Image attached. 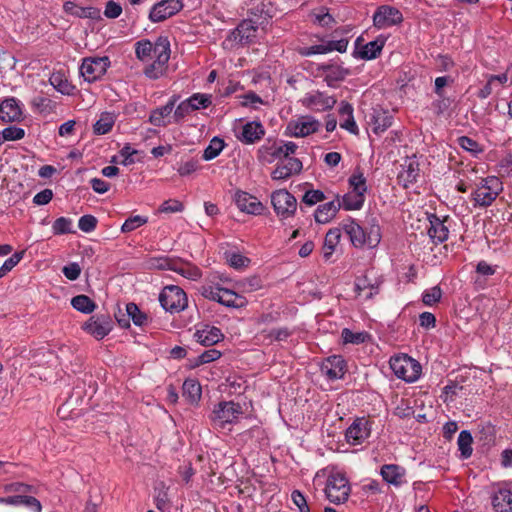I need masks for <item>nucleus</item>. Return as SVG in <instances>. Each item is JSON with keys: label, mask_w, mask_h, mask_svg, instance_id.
<instances>
[{"label": "nucleus", "mask_w": 512, "mask_h": 512, "mask_svg": "<svg viewBox=\"0 0 512 512\" xmlns=\"http://www.w3.org/2000/svg\"><path fill=\"white\" fill-rule=\"evenodd\" d=\"M298 146L291 141L288 142H267L259 150V159L272 163L277 161L274 170L271 172L273 180H287L302 170V162L294 157Z\"/></svg>", "instance_id": "nucleus-1"}, {"label": "nucleus", "mask_w": 512, "mask_h": 512, "mask_svg": "<svg viewBox=\"0 0 512 512\" xmlns=\"http://www.w3.org/2000/svg\"><path fill=\"white\" fill-rule=\"evenodd\" d=\"M345 231L349 235L351 243L356 248L376 247L381 240L380 227L376 223L361 226L355 221L345 225Z\"/></svg>", "instance_id": "nucleus-2"}, {"label": "nucleus", "mask_w": 512, "mask_h": 512, "mask_svg": "<svg viewBox=\"0 0 512 512\" xmlns=\"http://www.w3.org/2000/svg\"><path fill=\"white\" fill-rule=\"evenodd\" d=\"M323 491L331 503L339 505L348 500L351 487L344 473L331 471L326 475Z\"/></svg>", "instance_id": "nucleus-3"}, {"label": "nucleus", "mask_w": 512, "mask_h": 512, "mask_svg": "<svg viewBox=\"0 0 512 512\" xmlns=\"http://www.w3.org/2000/svg\"><path fill=\"white\" fill-rule=\"evenodd\" d=\"M350 191L347 192L341 204L345 210H359L365 202V194L367 192L366 178L360 171H355L349 177Z\"/></svg>", "instance_id": "nucleus-4"}, {"label": "nucleus", "mask_w": 512, "mask_h": 512, "mask_svg": "<svg viewBox=\"0 0 512 512\" xmlns=\"http://www.w3.org/2000/svg\"><path fill=\"white\" fill-rule=\"evenodd\" d=\"M243 414V408L234 401H221L214 406L209 418L215 428L224 429L227 424L236 423Z\"/></svg>", "instance_id": "nucleus-5"}, {"label": "nucleus", "mask_w": 512, "mask_h": 512, "mask_svg": "<svg viewBox=\"0 0 512 512\" xmlns=\"http://www.w3.org/2000/svg\"><path fill=\"white\" fill-rule=\"evenodd\" d=\"M155 60L144 69V74L150 79L160 78L170 58V43L167 37H158L156 40Z\"/></svg>", "instance_id": "nucleus-6"}, {"label": "nucleus", "mask_w": 512, "mask_h": 512, "mask_svg": "<svg viewBox=\"0 0 512 512\" xmlns=\"http://www.w3.org/2000/svg\"><path fill=\"white\" fill-rule=\"evenodd\" d=\"M390 368L395 376L406 382H414L421 375V365L407 355L396 356L390 359Z\"/></svg>", "instance_id": "nucleus-7"}, {"label": "nucleus", "mask_w": 512, "mask_h": 512, "mask_svg": "<svg viewBox=\"0 0 512 512\" xmlns=\"http://www.w3.org/2000/svg\"><path fill=\"white\" fill-rule=\"evenodd\" d=\"M162 308L170 313H178L187 307L186 293L178 286H166L159 295Z\"/></svg>", "instance_id": "nucleus-8"}, {"label": "nucleus", "mask_w": 512, "mask_h": 512, "mask_svg": "<svg viewBox=\"0 0 512 512\" xmlns=\"http://www.w3.org/2000/svg\"><path fill=\"white\" fill-rule=\"evenodd\" d=\"M110 65L108 57L85 58L80 66V74L85 81L92 83L100 79Z\"/></svg>", "instance_id": "nucleus-9"}, {"label": "nucleus", "mask_w": 512, "mask_h": 512, "mask_svg": "<svg viewBox=\"0 0 512 512\" xmlns=\"http://www.w3.org/2000/svg\"><path fill=\"white\" fill-rule=\"evenodd\" d=\"M82 329L97 340L106 337L113 329V321L109 314H96L91 316Z\"/></svg>", "instance_id": "nucleus-10"}, {"label": "nucleus", "mask_w": 512, "mask_h": 512, "mask_svg": "<svg viewBox=\"0 0 512 512\" xmlns=\"http://www.w3.org/2000/svg\"><path fill=\"white\" fill-rule=\"evenodd\" d=\"M271 203L276 214L282 218L292 216L297 208L296 198L285 189L273 192Z\"/></svg>", "instance_id": "nucleus-11"}, {"label": "nucleus", "mask_w": 512, "mask_h": 512, "mask_svg": "<svg viewBox=\"0 0 512 512\" xmlns=\"http://www.w3.org/2000/svg\"><path fill=\"white\" fill-rule=\"evenodd\" d=\"M403 21L401 11L390 5H382L377 8L373 15V24L378 29H386L398 25Z\"/></svg>", "instance_id": "nucleus-12"}, {"label": "nucleus", "mask_w": 512, "mask_h": 512, "mask_svg": "<svg viewBox=\"0 0 512 512\" xmlns=\"http://www.w3.org/2000/svg\"><path fill=\"white\" fill-rule=\"evenodd\" d=\"M371 422L365 417L356 418L347 428L345 438L347 443L356 446L370 437Z\"/></svg>", "instance_id": "nucleus-13"}, {"label": "nucleus", "mask_w": 512, "mask_h": 512, "mask_svg": "<svg viewBox=\"0 0 512 512\" xmlns=\"http://www.w3.org/2000/svg\"><path fill=\"white\" fill-rule=\"evenodd\" d=\"M420 177L419 162L415 156L407 157L401 164V170L397 175V182L403 188L408 189L417 183Z\"/></svg>", "instance_id": "nucleus-14"}, {"label": "nucleus", "mask_w": 512, "mask_h": 512, "mask_svg": "<svg viewBox=\"0 0 512 512\" xmlns=\"http://www.w3.org/2000/svg\"><path fill=\"white\" fill-rule=\"evenodd\" d=\"M183 8L181 0H162L156 3L150 10V21L162 22L177 14Z\"/></svg>", "instance_id": "nucleus-15"}, {"label": "nucleus", "mask_w": 512, "mask_h": 512, "mask_svg": "<svg viewBox=\"0 0 512 512\" xmlns=\"http://www.w3.org/2000/svg\"><path fill=\"white\" fill-rule=\"evenodd\" d=\"M319 128V122L311 116H301L291 120L286 126V134L294 137H305Z\"/></svg>", "instance_id": "nucleus-16"}, {"label": "nucleus", "mask_w": 512, "mask_h": 512, "mask_svg": "<svg viewBox=\"0 0 512 512\" xmlns=\"http://www.w3.org/2000/svg\"><path fill=\"white\" fill-rule=\"evenodd\" d=\"M347 372V363L343 356L332 355L322 362V373L328 381L342 379Z\"/></svg>", "instance_id": "nucleus-17"}, {"label": "nucleus", "mask_w": 512, "mask_h": 512, "mask_svg": "<svg viewBox=\"0 0 512 512\" xmlns=\"http://www.w3.org/2000/svg\"><path fill=\"white\" fill-rule=\"evenodd\" d=\"M383 280L377 277H371L366 273L362 277L355 280V292L359 296H364L365 299H371L374 295L379 293V289Z\"/></svg>", "instance_id": "nucleus-18"}, {"label": "nucleus", "mask_w": 512, "mask_h": 512, "mask_svg": "<svg viewBox=\"0 0 512 512\" xmlns=\"http://www.w3.org/2000/svg\"><path fill=\"white\" fill-rule=\"evenodd\" d=\"M23 118L22 104L15 97L4 99L0 104V119L3 122H18Z\"/></svg>", "instance_id": "nucleus-19"}, {"label": "nucleus", "mask_w": 512, "mask_h": 512, "mask_svg": "<svg viewBox=\"0 0 512 512\" xmlns=\"http://www.w3.org/2000/svg\"><path fill=\"white\" fill-rule=\"evenodd\" d=\"M264 21H257L254 18L243 20L237 28L232 31L231 38L240 43H249L255 36L258 26H263Z\"/></svg>", "instance_id": "nucleus-20"}, {"label": "nucleus", "mask_w": 512, "mask_h": 512, "mask_svg": "<svg viewBox=\"0 0 512 512\" xmlns=\"http://www.w3.org/2000/svg\"><path fill=\"white\" fill-rule=\"evenodd\" d=\"M235 203L240 211L247 214L260 215L264 210V205L255 196L243 191L236 192Z\"/></svg>", "instance_id": "nucleus-21"}, {"label": "nucleus", "mask_w": 512, "mask_h": 512, "mask_svg": "<svg viewBox=\"0 0 512 512\" xmlns=\"http://www.w3.org/2000/svg\"><path fill=\"white\" fill-rule=\"evenodd\" d=\"M0 504L11 506H24L31 512L42 511V505L40 501L34 497V494L0 497Z\"/></svg>", "instance_id": "nucleus-22"}, {"label": "nucleus", "mask_w": 512, "mask_h": 512, "mask_svg": "<svg viewBox=\"0 0 512 512\" xmlns=\"http://www.w3.org/2000/svg\"><path fill=\"white\" fill-rule=\"evenodd\" d=\"M194 337L201 345L212 346L220 342L224 338V335L219 328L204 325L202 329L196 330Z\"/></svg>", "instance_id": "nucleus-23"}, {"label": "nucleus", "mask_w": 512, "mask_h": 512, "mask_svg": "<svg viewBox=\"0 0 512 512\" xmlns=\"http://www.w3.org/2000/svg\"><path fill=\"white\" fill-rule=\"evenodd\" d=\"M265 135V129L260 122L252 121L246 123L243 128L241 135L238 136V140L244 144H253Z\"/></svg>", "instance_id": "nucleus-24"}, {"label": "nucleus", "mask_w": 512, "mask_h": 512, "mask_svg": "<svg viewBox=\"0 0 512 512\" xmlns=\"http://www.w3.org/2000/svg\"><path fill=\"white\" fill-rule=\"evenodd\" d=\"M63 10L65 13L73 15L78 18L98 20L101 17L100 9L92 6L81 7L72 1H66L63 4Z\"/></svg>", "instance_id": "nucleus-25"}, {"label": "nucleus", "mask_w": 512, "mask_h": 512, "mask_svg": "<svg viewBox=\"0 0 512 512\" xmlns=\"http://www.w3.org/2000/svg\"><path fill=\"white\" fill-rule=\"evenodd\" d=\"M380 474L384 481L396 487L404 483L405 469L396 464H385L381 467Z\"/></svg>", "instance_id": "nucleus-26"}, {"label": "nucleus", "mask_w": 512, "mask_h": 512, "mask_svg": "<svg viewBox=\"0 0 512 512\" xmlns=\"http://www.w3.org/2000/svg\"><path fill=\"white\" fill-rule=\"evenodd\" d=\"M178 99L179 97L174 95L164 106L153 110L149 116V122L157 127L166 126L165 118L172 113Z\"/></svg>", "instance_id": "nucleus-27"}, {"label": "nucleus", "mask_w": 512, "mask_h": 512, "mask_svg": "<svg viewBox=\"0 0 512 512\" xmlns=\"http://www.w3.org/2000/svg\"><path fill=\"white\" fill-rule=\"evenodd\" d=\"M430 227L428 235L434 243H442L447 240L449 230L444 221L432 214L429 216Z\"/></svg>", "instance_id": "nucleus-28"}, {"label": "nucleus", "mask_w": 512, "mask_h": 512, "mask_svg": "<svg viewBox=\"0 0 512 512\" xmlns=\"http://www.w3.org/2000/svg\"><path fill=\"white\" fill-rule=\"evenodd\" d=\"M393 118L388 111L382 109H374L371 114L370 124L375 134L386 131L392 125Z\"/></svg>", "instance_id": "nucleus-29"}, {"label": "nucleus", "mask_w": 512, "mask_h": 512, "mask_svg": "<svg viewBox=\"0 0 512 512\" xmlns=\"http://www.w3.org/2000/svg\"><path fill=\"white\" fill-rule=\"evenodd\" d=\"M171 271H174L189 280H197L202 276L201 270L194 264L178 258V261L172 263Z\"/></svg>", "instance_id": "nucleus-30"}, {"label": "nucleus", "mask_w": 512, "mask_h": 512, "mask_svg": "<svg viewBox=\"0 0 512 512\" xmlns=\"http://www.w3.org/2000/svg\"><path fill=\"white\" fill-rule=\"evenodd\" d=\"M492 505L497 512L512 511V491L499 489L492 498Z\"/></svg>", "instance_id": "nucleus-31"}, {"label": "nucleus", "mask_w": 512, "mask_h": 512, "mask_svg": "<svg viewBox=\"0 0 512 512\" xmlns=\"http://www.w3.org/2000/svg\"><path fill=\"white\" fill-rule=\"evenodd\" d=\"M386 42V38L380 36L373 41L365 44L362 49L358 52L359 57L365 60L375 59L378 55H380L384 45Z\"/></svg>", "instance_id": "nucleus-32"}, {"label": "nucleus", "mask_w": 512, "mask_h": 512, "mask_svg": "<svg viewBox=\"0 0 512 512\" xmlns=\"http://www.w3.org/2000/svg\"><path fill=\"white\" fill-rule=\"evenodd\" d=\"M346 71L337 65L322 66V77L330 87H335L337 83L344 80Z\"/></svg>", "instance_id": "nucleus-33"}, {"label": "nucleus", "mask_w": 512, "mask_h": 512, "mask_svg": "<svg viewBox=\"0 0 512 512\" xmlns=\"http://www.w3.org/2000/svg\"><path fill=\"white\" fill-rule=\"evenodd\" d=\"M220 304L229 308H243L247 305L245 297L238 295L234 291L223 288L220 297Z\"/></svg>", "instance_id": "nucleus-34"}, {"label": "nucleus", "mask_w": 512, "mask_h": 512, "mask_svg": "<svg viewBox=\"0 0 512 512\" xmlns=\"http://www.w3.org/2000/svg\"><path fill=\"white\" fill-rule=\"evenodd\" d=\"M183 397H185L191 404L197 403L202 394L200 383L195 379H186L182 386Z\"/></svg>", "instance_id": "nucleus-35"}, {"label": "nucleus", "mask_w": 512, "mask_h": 512, "mask_svg": "<svg viewBox=\"0 0 512 512\" xmlns=\"http://www.w3.org/2000/svg\"><path fill=\"white\" fill-rule=\"evenodd\" d=\"M156 42L152 43L148 39L140 40L135 44L136 57L141 61H146L152 56L155 57Z\"/></svg>", "instance_id": "nucleus-36"}, {"label": "nucleus", "mask_w": 512, "mask_h": 512, "mask_svg": "<svg viewBox=\"0 0 512 512\" xmlns=\"http://www.w3.org/2000/svg\"><path fill=\"white\" fill-rule=\"evenodd\" d=\"M498 195V192L485 190L480 186L472 194L473 200L475 201V205L481 207L490 206L496 200Z\"/></svg>", "instance_id": "nucleus-37"}, {"label": "nucleus", "mask_w": 512, "mask_h": 512, "mask_svg": "<svg viewBox=\"0 0 512 512\" xmlns=\"http://www.w3.org/2000/svg\"><path fill=\"white\" fill-rule=\"evenodd\" d=\"M348 43L347 37H340L339 39H324L322 37V54L332 51L344 53L347 50Z\"/></svg>", "instance_id": "nucleus-38"}, {"label": "nucleus", "mask_w": 512, "mask_h": 512, "mask_svg": "<svg viewBox=\"0 0 512 512\" xmlns=\"http://www.w3.org/2000/svg\"><path fill=\"white\" fill-rule=\"evenodd\" d=\"M71 305L79 312L90 314L96 309L95 302L86 295H77L71 299Z\"/></svg>", "instance_id": "nucleus-39"}, {"label": "nucleus", "mask_w": 512, "mask_h": 512, "mask_svg": "<svg viewBox=\"0 0 512 512\" xmlns=\"http://www.w3.org/2000/svg\"><path fill=\"white\" fill-rule=\"evenodd\" d=\"M6 493H12V496H22L27 494H36L37 489L29 484L23 482H13L3 486Z\"/></svg>", "instance_id": "nucleus-40"}, {"label": "nucleus", "mask_w": 512, "mask_h": 512, "mask_svg": "<svg viewBox=\"0 0 512 512\" xmlns=\"http://www.w3.org/2000/svg\"><path fill=\"white\" fill-rule=\"evenodd\" d=\"M50 84L62 94L69 95L73 86L62 72H53L49 78Z\"/></svg>", "instance_id": "nucleus-41"}, {"label": "nucleus", "mask_w": 512, "mask_h": 512, "mask_svg": "<svg viewBox=\"0 0 512 512\" xmlns=\"http://www.w3.org/2000/svg\"><path fill=\"white\" fill-rule=\"evenodd\" d=\"M225 142L223 139L215 136L210 141L209 145L205 148L202 158L205 161H210L216 158L224 149Z\"/></svg>", "instance_id": "nucleus-42"}, {"label": "nucleus", "mask_w": 512, "mask_h": 512, "mask_svg": "<svg viewBox=\"0 0 512 512\" xmlns=\"http://www.w3.org/2000/svg\"><path fill=\"white\" fill-rule=\"evenodd\" d=\"M472 442L473 439L469 431L463 430L460 432L457 443L463 459H467L471 456L473 451Z\"/></svg>", "instance_id": "nucleus-43"}, {"label": "nucleus", "mask_w": 512, "mask_h": 512, "mask_svg": "<svg viewBox=\"0 0 512 512\" xmlns=\"http://www.w3.org/2000/svg\"><path fill=\"white\" fill-rule=\"evenodd\" d=\"M341 238V230L338 228L330 229L325 235L324 248L329 250L324 253V257L329 259L332 252L336 249Z\"/></svg>", "instance_id": "nucleus-44"}, {"label": "nucleus", "mask_w": 512, "mask_h": 512, "mask_svg": "<svg viewBox=\"0 0 512 512\" xmlns=\"http://www.w3.org/2000/svg\"><path fill=\"white\" fill-rule=\"evenodd\" d=\"M249 18H254L257 21H264V24H268V20L272 17L267 4L264 2L258 3L251 7L249 10Z\"/></svg>", "instance_id": "nucleus-45"}, {"label": "nucleus", "mask_w": 512, "mask_h": 512, "mask_svg": "<svg viewBox=\"0 0 512 512\" xmlns=\"http://www.w3.org/2000/svg\"><path fill=\"white\" fill-rule=\"evenodd\" d=\"M127 316L137 326H143L147 323V315L140 311L139 307L135 303H128L126 305Z\"/></svg>", "instance_id": "nucleus-46"}, {"label": "nucleus", "mask_w": 512, "mask_h": 512, "mask_svg": "<svg viewBox=\"0 0 512 512\" xmlns=\"http://www.w3.org/2000/svg\"><path fill=\"white\" fill-rule=\"evenodd\" d=\"M114 125L113 117L106 113L102 114L100 119L96 121L93 126L94 133L97 135H104L108 133Z\"/></svg>", "instance_id": "nucleus-47"}, {"label": "nucleus", "mask_w": 512, "mask_h": 512, "mask_svg": "<svg viewBox=\"0 0 512 512\" xmlns=\"http://www.w3.org/2000/svg\"><path fill=\"white\" fill-rule=\"evenodd\" d=\"M342 207L340 200L337 198L336 200H331L322 204V215H324V219H322V223L329 222L332 220L339 208Z\"/></svg>", "instance_id": "nucleus-48"}, {"label": "nucleus", "mask_w": 512, "mask_h": 512, "mask_svg": "<svg viewBox=\"0 0 512 512\" xmlns=\"http://www.w3.org/2000/svg\"><path fill=\"white\" fill-rule=\"evenodd\" d=\"M24 254L25 251H17L6 259L0 267V278L8 274L23 259Z\"/></svg>", "instance_id": "nucleus-49"}, {"label": "nucleus", "mask_w": 512, "mask_h": 512, "mask_svg": "<svg viewBox=\"0 0 512 512\" xmlns=\"http://www.w3.org/2000/svg\"><path fill=\"white\" fill-rule=\"evenodd\" d=\"M226 259L229 265L235 269L246 268L251 262L248 257L236 252L226 253Z\"/></svg>", "instance_id": "nucleus-50"}, {"label": "nucleus", "mask_w": 512, "mask_h": 512, "mask_svg": "<svg viewBox=\"0 0 512 512\" xmlns=\"http://www.w3.org/2000/svg\"><path fill=\"white\" fill-rule=\"evenodd\" d=\"M52 229L55 235L72 233V220L66 217H59L54 221Z\"/></svg>", "instance_id": "nucleus-51"}, {"label": "nucleus", "mask_w": 512, "mask_h": 512, "mask_svg": "<svg viewBox=\"0 0 512 512\" xmlns=\"http://www.w3.org/2000/svg\"><path fill=\"white\" fill-rule=\"evenodd\" d=\"M189 103L193 104L194 111L201 108H207L212 104V96L208 94L195 93L188 98Z\"/></svg>", "instance_id": "nucleus-52"}, {"label": "nucleus", "mask_w": 512, "mask_h": 512, "mask_svg": "<svg viewBox=\"0 0 512 512\" xmlns=\"http://www.w3.org/2000/svg\"><path fill=\"white\" fill-rule=\"evenodd\" d=\"M148 219L146 217L136 215L129 217L121 226L122 233H129L137 229L138 227L146 224Z\"/></svg>", "instance_id": "nucleus-53"}, {"label": "nucleus", "mask_w": 512, "mask_h": 512, "mask_svg": "<svg viewBox=\"0 0 512 512\" xmlns=\"http://www.w3.org/2000/svg\"><path fill=\"white\" fill-rule=\"evenodd\" d=\"M24 136H25L24 129H22L20 127H16V126H9V127L5 128V129H3V131L0 134L2 142L3 141H16V140H20Z\"/></svg>", "instance_id": "nucleus-54"}, {"label": "nucleus", "mask_w": 512, "mask_h": 512, "mask_svg": "<svg viewBox=\"0 0 512 512\" xmlns=\"http://www.w3.org/2000/svg\"><path fill=\"white\" fill-rule=\"evenodd\" d=\"M442 297V290L439 286H434L425 290L422 294V301L427 306H432L440 301Z\"/></svg>", "instance_id": "nucleus-55"}, {"label": "nucleus", "mask_w": 512, "mask_h": 512, "mask_svg": "<svg viewBox=\"0 0 512 512\" xmlns=\"http://www.w3.org/2000/svg\"><path fill=\"white\" fill-rule=\"evenodd\" d=\"M194 111L193 104L188 99L182 101L174 111V122L180 123L187 115Z\"/></svg>", "instance_id": "nucleus-56"}, {"label": "nucleus", "mask_w": 512, "mask_h": 512, "mask_svg": "<svg viewBox=\"0 0 512 512\" xmlns=\"http://www.w3.org/2000/svg\"><path fill=\"white\" fill-rule=\"evenodd\" d=\"M222 291H223V287H220L219 285H217V286L206 285V286H202L200 288V293L204 298L212 300V301H216L218 303H220V297H221Z\"/></svg>", "instance_id": "nucleus-57"}, {"label": "nucleus", "mask_w": 512, "mask_h": 512, "mask_svg": "<svg viewBox=\"0 0 512 512\" xmlns=\"http://www.w3.org/2000/svg\"><path fill=\"white\" fill-rule=\"evenodd\" d=\"M457 143L462 149L471 152L472 154H478L482 152V149L478 142L468 136L459 137L457 139Z\"/></svg>", "instance_id": "nucleus-58"}, {"label": "nucleus", "mask_w": 512, "mask_h": 512, "mask_svg": "<svg viewBox=\"0 0 512 512\" xmlns=\"http://www.w3.org/2000/svg\"><path fill=\"white\" fill-rule=\"evenodd\" d=\"M221 357V352L216 349H209L200 354L195 362L196 366L213 362Z\"/></svg>", "instance_id": "nucleus-59"}, {"label": "nucleus", "mask_w": 512, "mask_h": 512, "mask_svg": "<svg viewBox=\"0 0 512 512\" xmlns=\"http://www.w3.org/2000/svg\"><path fill=\"white\" fill-rule=\"evenodd\" d=\"M366 334L363 332L354 333L348 328L342 330V339L344 343L360 344L365 341Z\"/></svg>", "instance_id": "nucleus-60"}, {"label": "nucleus", "mask_w": 512, "mask_h": 512, "mask_svg": "<svg viewBox=\"0 0 512 512\" xmlns=\"http://www.w3.org/2000/svg\"><path fill=\"white\" fill-rule=\"evenodd\" d=\"M97 219L93 215H84L78 221V227L81 231L89 233L97 226Z\"/></svg>", "instance_id": "nucleus-61"}, {"label": "nucleus", "mask_w": 512, "mask_h": 512, "mask_svg": "<svg viewBox=\"0 0 512 512\" xmlns=\"http://www.w3.org/2000/svg\"><path fill=\"white\" fill-rule=\"evenodd\" d=\"M480 187H482L485 190L498 192V194H500V192L503 190L502 183L497 177L494 176L483 178L481 180Z\"/></svg>", "instance_id": "nucleus-62"}, {"label": "nucleus", "mask_w": 512, "mask_h": 512, "mask_svg": "<svg viewBox=\"0 0 512 512\" xmlns=\"http://www.w3.org/2000/svg\"><path fill=\"white\" fill-rule=\"evenodd\" d=\"M183 209L184 206L179 200L169 199L161 204L159 211L163 213H175L181 212Z\"/></svg>", "instance_id": "nucleus-63"}, {"label": "nucleus", "mask_w": 512, "mask_h": 512, "mask_svg": "<svg viewBox=\"0 0 512 512\" xmlns=\"http://www.w3.org/2000/svg\"><path fill=\"white\" fill-rule=\"evenodd\" d=\"M62 273L67 279L74 281L79 278L81 267L78 263L72 262L62 268Z\"/></svg>", "instance_id": "nucleus-64"}]
</instances>
